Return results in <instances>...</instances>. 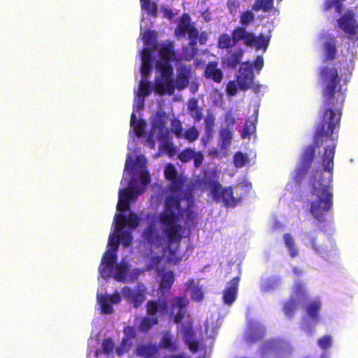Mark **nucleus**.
I'll return each mask as SVG.
<instances>
[{"label":"nucleus","instance_id":"f257e3e1","mask_svg":"<svg viewBox=\"0 0 358 358\" xmlns=\"http://www.w3.org/2000/svg\"><path fill=\"white\" fill-rule=\"evenodd\" d=\"M319 78L323 98L320 122L315 128L313 143L306 146L302 152L293 178L296 182H300L303 179L315 158V148H320L324 143L330 141L331 143L324 148L322 156L324 170L313 180L310 192L316 199L310 202V212L318 222H324L327 221L325 215L330 213L332 217L333 189L331 183L336 148L332 135L340 124L345 93L339 85L341 77L336 68L322 66Z\"/></svg>","mask_w":358,"mask_h":358},{"label":"nucleus","instance_id":"f03ea898","mask_svg":"<svg viewBox=\"0 0 358 358\" xmlns=\"http://www.w3.org/2000/svg\"><path fill=\"white\" fill-rule=\"evenodd\" d=\"M180 201L177 196H167L164 201V209L159 215L161 228L156 222L152 221L141 234L143 240L148 245L156 248H162L167 262L174 264H178L182 259L180 252L182 227L178 224V215L175 213L178 210L179 214H182Z\"/></svg>","mask_w":358,"mask_h":358},{"label":"nucleus","instance_id":"7ed1b4c3","mask_svg":"<svg viewBox=\"0 0 358 358\" xmlns=\"http://www.w3.org/2000/svg\"><path fill=\"white\" fill-rule=\"evenodd\" d=\"M255 20V15L250 10L243 12L240 17L241 27L235 28L231 35V37L225 34V48H229L231 45L236 44L243 41V44L250 48H255L257 50L267 49L271 36H264L259 34L257 36L253 32L248 31V27Z\"/></svg>","mask_w":358,"mask_h":358},{"label":"nucleus","instance_id":"20e7f679","mask_svg":"<svg viewBox=\"0 0 358 358\" xmlns=\"http://www.w3.org/2000/svg\"><path fill=\"white\" fill-rule=\"evenodd\" d=\"M251 189L252 183L246 179H243L234 187H225V207L234 208L241 205Z\"/></svg>","mask_w":358,"mask_h":358},{"label":"nucleus","instance_id":"39448f33","mask_svg":"<svg viewBox=\"0 0 358 358\" xmlns=\"http://www.w3.org/2000/svg\"><path fill=\"white\" fill-rule=\"evenodd\" d=\"M306 236L308 239L312 249L317 254L327 257L332 252H336V244L330 238L326 236L320 241L313 232L306 233Z\"/></svg>","mask_w":358,"mask_h":358},{"label":"nucleus","instance_id":"423d86ee","mask_svg":"<svg viewBox=\"0 0 358 358\" xmlns=\"http://www.w3.org/2000/svg\"><path fill=\"white\" fill-rule=\"evenodd\" d=\"M338 27L348 36L349 38L358 39V24L352 10H347L338 20Z\"/></svg>","mask_w":358,"mask_h":358},{"label":"nucleus","instance_id":"0eeeda50","mask_svg":"<svg viewBox=\"0 0 358 358\" xmlns=\"http://www.w3.org/2000/svg\"><path fill=\"white\" fill-rule=\"evenodd\" d=\"M189 303L185 296H176L171 299L169 315L173 317L176 324H180L184 319Z\"/></svg>","mask_w":358,"mask_h":358},{"label":"nucleus","instance_id":"6e6552de","mask_svg":"<svg viewBox=\"0 0 358 358\" xmlns=\"http://www.w3.org/2000/svg\"><path fill=\"white\" fill-rule=\"evenodd\" d=\"M254 73L252 65L249 62L243 63L236 76V82L238 88L243 92L252 87L254 83Z\"/></svg>","mask_w":358,"mask_h":358},{"label":"nucleus","instance_id":"1a4fd4ad","mask_svg":"<svg viewBox=\"0 0 358 358\" xmlns=\"http://www.w3.org/2000/svg\"><path fill=\"white\" fill-rule=\"evenodd\" d=\"M122 294L129 303L137 308L145 299L146 288L143 285H138L134 289L129 287H124L122 289Z\"/></svg>","mask_w":358,"mask_h":358},{"label":"nucleus","instance_id":"9d476101","mask_svg":"<svg viewBox=\"0 0 358 358\" xmlns=\"http://www.w3.org/2000/svg\"><path fill=\"white\" fill-rule=\"evenodd\" d=\"M117 261V255L115 252L107 250L101 259L99 270L100 275L104 279L112 275V271Z\"/></svg>","mask_w":358,"mask_h":358},{"label":"nucleus","instance_id":"9b49d317","mask_svg":"<svg viewBox=\"0 0 358 358\" xmlns=\"http://www.w3.org/2000/svg\"><path fill=\"white\" fill-rule=\"evenodd\" d=\"M147 314L149 316H155L157 313L162 317L166 315L169 313L168 299L166 296L162 298L159 297V300L148 301L146 304Z\"/></svg>","mask_w":358,"mask_h":358},{"label":"nucleus","instance_id":"f8f14e48","mask_svg":"<svg viewBox=\"0 0 358 358\" xmlns=\"http://www.w3.org/2000/svg\"><path fill=\"white\" fill-rule=\"evenodd\" d=\"M321 37L324 40L322 48L325 55V60H334L336 58L338 52L336 47V38L334 36L329 34H324Z\"/></svg>","mask_w":358,"mask_h":358},{"label":"nucleus","instance_id":"ddd939ff","mask_svg":"<svg viewBox=\"0 0 358 358\" xmlns=\"http://www.w3.org/2000/svg\"><path fill=\"white\" fill-rule=\"evenodd\" d=\"M197 29L191 24V18L187 13L182 15L181 20L175 30V36L177 37L185 36L186 34L195 36Z\"/></svg>","mask_w":358,"mask_h":358},{"label":"nucleus","instance_id":"4468645a","mask_svg":"<svg viewBox=\"0 0 358 358\" xmlns=\"http://www.w3.org/2000/svg\"><path fill=\"white\" fill-rule=\"evenodd\" d=\"M238 273L227 284L225 288V305H231L236 299L238 287L241 278V271L238 268Z\"/></svg>","mask_w":358,"mask_h":358},{"label":"nucleus","instance_id":"2eb2a0df","mask_svg":"<svg viewBox=\"0 0 358 358\" xmlns=\"http://www.w3.org/2000/svg\"><path fill=\"white\" fill-rule=\"evenodd\" d=\"M176 89L173 80L170 78H161L157 77L155 79L154 90L156 94L163 95L166 92L170 95L174 93Z\"/></svg>","mask_w":358,"mask_h":358},{"label":"nucleus","instance_id":"dca6fc26","mask_svg":"<svg viewBox=\"0 0 358 358\" xmlns=\"http://www.w3.org/2000/svg\"><path fill=\"white\" fill-rule=\"evenodd\" d=\"M235 45H231L229 48H225L227 50L225 66L228 68L236 69L237 65L241 63L243 55V50L241 48L232 49V46Z\"/></svg>","mask_w":358,"mask_h":358},{"label":"nucleus","instance_id":"f3484780","mask_svg":"<svg viewBox=\"0 0 358 358\" xmlns=\"http://www.w3.org/2000/svg\"><path fill=\"white\" fill-rule=\"evenodd\" d=\"M203 183L206 186L210 189V195L213 199L217 202L224 199V188L222 187L221 184L217 179L208 178L207 174H205L203 178Z\"/></svg>","mask_w":358,"mask_h":358},{"label":"nucleus","instance_id":"a211bd4d","mask_svg":"<svg viewBox=\"0 0 358 358\" xmlns=\"http://www.w3.org/2000/svg\"><path fill=\"white\" fill-rule=\"evenodd\" d=\"M322 308V303L319 299H314L307 303L306 312L308 316L315 322L320 321V311Z\"/></svg>","mask_w":358,"mask_h":358},{"label":"nucleus","instance_id":"6ab92c4d","mask_svg":"<svg viewBox=\"0 0 358 358\" xmlns=\"http://www.w3.org/2000/svg\"><path fill=\"white\" fill-rule=\"evenodd\" d=\"M159 54L162 60L173 61L176 59V52L173 48V43L166 41L159 45Z\"/></svg>","mask_w":358,"mask_h":358},{"label":"nucleus","instance_id":"aec40b11","mask_svg":"<svg viewBox=\"0 0 358 358\" xmlns=\"http://www.w3.org/2000/svg\"><path fill=\"white\" fill-rule=\"evenodd\" d=\"M115 271L113 275V278L121 282H124L127 280L129 271V267L127 262H121L113 267Z\"/></svg>","mask_w":358,"mask_h":358},{"label":"nucleus","instance_id":"412c9836","mask_svg":"<svg viewBox=\"0 0 358 358\" xmlns=\"http://www.w3.org/2000/svg\"><path fill=\"white\" fill-rule=\"evenodd\" d=\"M217 66L216 62H209L205 69L204 74L206 78H211L216 83H220L222 79V73Z\"/></svg>","mask_w":358,"mask_h":358},{"label":"nucleus","instance_id":"4be33fe9","mask_svg":"<svg viewBox=\"0 0 358 358\" xmlns=\"http://www.w3.org/2000/svg\"><path fill=\"white\" fill-rule=\"evenodd\" d=\"M155 68L162 78H170L173 74V68L170 62L158 60L155 63Z\"/></svg>","mask_w":358,"mask_h":358},{"label":"nucleus","instance_id":"5701e85b","mask_svg":"<svg viewBox=\"0 0 358 358\" xmlns=\"http://www.w3.org/2000/svg\"><path fill=\"white\" fill-rule=\"evenodd\" d=\"M189 71L181 69L178 71L176 78L174 81L175 87L179 91L183 90L189 85Z\"/></svg>","mask_w":358,"mask_h":358},{"label":"nucleus","instance_id":"b1692460","mask_svg":"<svg viewBox=\"0 0 358 358\" xmlns=\"http://www.w3.org/2000/svg\"><path fill=\"white\" fill-rule=\"evenodd\" d=\"M157 353V348L152 345H141L136 350V355L138 357L145 358H153Z\"/></svg>","mask_w":358,"mask_h":358},{"label":"nucleus","instance_id":"393cba45","mask_svg":"<svg viewBox=\"0 0 358 358\" xmlns=\"http://www.w3.org/2000/svg\"><path fill=\"white\" fill-rule=\"evenodd\" d=\"M225 122L227 123V127L225 128V147H227L230 145L233 139V132L230 129L236 123L235 117L231 110L225 114Z\"/></svg>","mask_w":358,"mask_h":358},{"label":"nucleus","instance_id":"a878e982","mask_svg":"<svg viewBox=\"0 0 358 358\" xmlns=\"http://www.w3.org/2000/svg\"><path fill=\"white\" fill-rule=\"evenodd\" d=\"M130 124L137 137H141L144 134L147 124L146 121L143 119L136 120L134 113L131 115Z\"/></svg>","mask_w":358,"mask_h":358},{"label":"nucleus","instance_id":"bb28decb","mask_svg":"<svg viewBox=\"0 0 358 358\" xmlns=\"http://www.w3.org/2000/svg\"><path fill=\"white\" fill-rule=\"evenodd\" d=\"M139 193L138 188L128 186L124 189H120L119 197L122 198V200H125L131 203L136 199Z\"/></svg>","mask_w":358,"mask_h":358},{"label":"nucleus","instance_id":"cd10ccee","mask_svg":"<svg viewBox=\"0 0 358 358\" xmlns=\"http://www.w3.org/2000/svg\"><path fill=\"white\" fill-rule=\"evenodd\" d=\"M297 301L306 299L308 297V291L303 282L297 281L294 283L293 291L290 295Z\"/></svg>","mask_w":358,"mask_h":358},{"label":"nucleus","instance_id":"c85d7f7f","mask_svg":"<svg viewBox=\"0 0 358 358\" xmlns=\"http://www.w3.org/2000/svg\"><path fill=\"white\" fill-rule=\"evenodd\" d=\"M299 301L292 296H290L289 299L283 304L282 311L285 315L288 318H292L294 312L297 309Z\"/></svg>","mask_w":358,"mask_h":358},{"label":"nucleus","instance_id":"c756f323","mask_svg":"<svg viewBox=\"0 0 358 358\" xmlns=\"http://www.w3.org/2000/svg\"><path fill=\"white\" fill-rule=\"evenodd\" d=\"M174 282V273L172 271H168L162 275L159 288L162 290L169 292Z\"/></svg>","mask_w":358,"mask_h":358},{"label":"nucleus","instance_id":"7c9ffc66","mask_svg":"<svg viewBox=\"0 0 358 358\" xmlns=\"http://www.w3.org/2000/svg\"><path fill=\"white\" fill-rule=\"evenodd\" d=\"M283 241L286 248L289 250V256L292 258H295L299 255V251L296 245L295 241L289 233H285L283 235Z\"/></svg>","mask_w":358,"mask_h":358},{"label":"nucleus","instance_id":"2f4dec72","mask_svg":"<svg viewBox=\"0 0 358 358\" xmlns=\"http://www.w3.org/2000/svg\"><path fill=\"white\" fill-rule=\"evenodd\" d=\"M179 198V196H178ZM180 202L181 201V198L180 197ZM180 208L182 209V214H179V213L178 212V210H176L175 211V213L176 215H178V217L180 218V217H182L184 215L185 213V224L187 225V226H192L195 223V220L196 219V215L194 213V211L191 209L189 207H187L185 210H184L180 206Z\"/></svg>","mask_w":358,"mask_h":358},{"label":"nucleus","instance_id":"473e14b6","mask_svg":"<svg viewBox=\"0 0 358 358\" xmlns=\"http://www.w3.org/2000/svg\"><path fill=\"white\" fill-rule=\"evenodd\" d=\"M273 8V0H255L252 6L255 11H270Z\"/></svg>","mask_w":358,"mask_h":358},{"label":"nucleus","instance_id":"72a5a7b5","mask_svg":"<svg viewBox=\"0 0 358 358\" xmlns=\"http://www.w3.org/2000/svg\"><path fill=\"white\" fill-rule=\"evenodd\" d=\"M160 344L163 348L168 349L171 352H176L178 348V344L173 341L171 335L168 332L162 336Z\"/></svg>","mask_w":358,"mask_h":358},{"label":"nucleus","instance_id":"f704fd0d","mask_svg":"<svg viewBox=\"0 0 358 358\" xmlns=\"http://www.w3.org/2000/svg\"><path fill=\"white\" fill-rule=\"evenodd\" d=\"M249 162L250 160L248 155L241 151H238L234 155L233 164L237 169L244 167Z\"/></svg>","mask_w":358,"mask_h":358},{"label":"nucleus","instance_id":"c9c22d12","mask_svg":"<svg viewBox=\"0 0 358 358\" xmlns=\"http://www.w3.org/2000/svg\"><path fill=\"white\" fill-rule=\"evenodd\" d=\"M158 324L157 317H144L139 324L138 329L143 333H147L154 325Z\"/></svg>","mask_w":358,"mask_h":358},{"label":"nucleus","instance_id":"e433bc0d","mask_svg":"<svg viewBox=\"0 0 358 358\" xmlns=\"http://www.w3.org/2000/svg\"><path fill=\"white\" fill-rule=\"evenodd\" d=\"M256 131V124L255 122L247 120L245 122L243 129L241 133L242 139L250 138L251 136Z\"/></svg>","mask_w":358,"mask_h":358},{"label":"nucleus","instance_id":"4c0bfd02","mask_svg":"<svg viewBox=\"0 0 358 358\" xmlns=\"http://www.w3.org/2000/svg\"><path fill=\"white\" fill-rule=\"evenodd\" d=\"M166 122L167 115L166 113L164 112H157L152 122V127L157 129H166L167 128L166 127Z\"/></svg>","mask_w":358,"mask_h":358},{"label":"nucleus","instance_id":"58836bf2","mask_svg":"<svg viewBox=\"0 0 358 358\" xmlns=\"http://www.w3.org/2000/svg\"><path fill=\"white\" fill-rule=\"evenodd\" d=\"M141 6L143 9H145L147 13L156 17L157 16V5L156 3L150 0H140Z\"/></svg>","mask_w":358,"mask_h":358},{"label":"nucleus","instance_id":"ea45409f","mask_svg":"<svg viewBox=\"0 0 358 358\" xmlns=\"http://www.w3.org/2000/svg\"><path fill=\"white\" fill-rule=\"evenodd\" d=\"M99 303L101 306V310L103 314H111L113 312V308L110 303L107 296H102L99 298Z\"/></svg>","mask_w":358,"mask_h":358},{"label":"nucleus","instance_id":"a19ab883","mask_svg":"<svg viewBox=\"0 0 358 358\" xmlns=\"http://www.w3.org/2000/svg\"><path fill=\"white\" fill-rule=\"evenodd\" d=\"M215 118L211 113H208L205 117V130L206 134L211 136L213 132V127L215 125Z\"/></svg>","mask_w":358,"mask_h":358},{"label":"nucleus","instance_id":"79ce46f5","mask_svg":"<svg viewBox=\"0 0 358 358\" xmlns=\"http://www.w3.org/2000/svg\"><path fill=\"white\" fill-rule=\"evenodd\" d=\"M171 129L172 133L174 134L178 138H180L182 136L183 129L182 123L178 119L173 118L171 120Z\"/></svg>","mask_w":358,"mask_h":358},{"label":"nucleus","instance_id":"37998d69","mask_svg":"<svg viewBox=\"0 0 358 358\" xmlns=\"http://www.w3.org/2000/svg\"><path fill=\"white\" fill-rule=\"evenodd\" d=\"M194 152L195 151L194 149L191 148H187L178 154V158L180 162L187 163L192 159V157H194Z\"/></svg>","mask_w":358,"mask_h":358},{"label":"nucleus","instance_id":"c03bdc74","mask_svg":"<svg viewBox=\"0 0 358 358\" xmlns=\"http://www.w3.org/2000/svg\"><path fill=\"white\" fill-rule=\"evenodd\" d=\"M151 93V83L142 79L139 83L138 94L143 98Z\"/></svg>","mask_w":358,"mask_h":358},{"label":"nucleus","instance_id":"a18cd8bd","mask_svg":"<svg viewBox=\"0 0 358 358\" xmlns=\"http://www.w3.org/2000/svg\"><path fill=\"white\" fill-rule=\"evenodd\" d=\"M157 33L155 31L147 30L143 33L142 38L145 45L148 46L153 45L156 41Z\"/></svg>","mask_w":358,"mask_h":358},{"label":"nucleus","instance_id":"49530a36","mask_svg":"<svg viewBox=\"0 0 358 358\" xmlns=\"http://www.w3.org/2000/svg\"><path fill=\"white\" fill-rule=\"evenodd\" d=\"M127 225L131 229H136L140 225V218L134 213H130L129 216H125Z\"/></svg>","mask_w":358,"mask_h":358},{"label":"nucleus","instance_id":"de8ad7c7","mask_svg":"<svg viewBox=\"0 0 358 358\" xmlns=\"http://www.w3.org/2000/svg\"><path fill=\"white\" fill-rule=\"evenodd\" d=\"M190 296L192 301L194 302H201L204 298V293L201 287H194L190 292Z\"/></svg>","mask_w":358,"mask_h":358},{"label":"nucleus","instance_id":"09e8293b","mask_svg":"<svg viewBox=\"0 0 358 358\" xmlns=\"http://www.w3.org/2000/svg\"><path fill=\"white\" fill-rule=\"evenodd\" d=\"M119 233L120 234H117V236L120 238V242L125 247L130 245L133 239L131 233L128 231H122Z\"/></svg>","mask_w":358,"mask_h":358},{"label":"nucleus","instance_id":"8fccbe9b","mask_svg":"<svg viewBox=\"0 0 358 358\" xmlns=\"http://www.w3.org/2000/svg\"><path fill=\"white\" fill-rule=\"evenodd\" d=\"M114 223L115 224V230L117 232L122 231L123 228L127 225L125 216L120 213H116L114 217Z\"/></svg>","mask_w":358,"mask_h":358},{"label":"nucleus","instance_id":"3c124183","mask_svg":"<svg viewBox=\"0 0 358 358\" xmlns=\"http://www.w3.org/2000/svg\"><path fill=\"white\" fill-rule=\"evenodd\" d=\"M119 243L120 238L117 234L112 233L108 238V246L109 247V248L108 250L115 252L116 253V251L118 249Z\"/></svg>","mask_w":358,"mask_h":358},{"label":"nucleus","instance_id":"603ef678","mask_svg":"<svg viewBox=\"0 0 358 358\" xmlns=\"http://www.w3.org/2000/svg\"><path fill=\"white\" fill-rule=\"evenodd\" d=\"M199 135V133L194 127L189 128L185 131L184 134H182V136L189 142L196 141L198 138Z\"/></svg>","mask_w":358,"mask_h":358},{"label":"nucleus","instance_id":"864d4df0","mask_svg":"<svg viewBox=\"0 0 358 358\" xmlns=\"http://www.w3.org/2000/svg\"><path fill=\"white\" fill-rule=\"evenodd\" d=\"M101 348L105 354L109 355L115 348V343L110 338H105L102 342Z\"/></svg>","mask_w":358,"mask_h":358},{"label":"nucleus","instance_id":"5fc2aeb1","mask_svg":"<svg viewBox=\"0 0 358 358\" xmlns=\"http://www.w3.org/2000/svg\"><path fill=\"white\" fill-rule=\"evenodd\" d=\"M164 175L166 178L169 180H174L178 178V172L173 164L169 163L166 165Z\"/></svg>","mask_w":358,"mask_h":358},{"label":"nucleus","instance_id":"6e6d98bb","mask_svg":"<svg viewBox=\"0 0 358 358\" xmlns=\"http://www.w3.org/2000/svg\"><path fill=\"white\" fill-rule=\"evenodd\" d=\"M317 344L322 350H327L332 345V338L330 336L325 335L318 339Z\"/></svg>","mask_w":358,"mask_h":358},{"label":"nucleus","instance_id":"4d7b16f0","mask_svg":"<svg viewBox=\"0 0 358 358\" xmlns=\"http://www.w3.org/2000/svg\"><path fill=\"white\" fill-rule=\"evenodd\" d=\"M157 140L162 144L164 142L170 141V132L168 128L158 129Z\"/></svg>","mask_w":358,"mask_h":358},{"label":"nucleus","instance_id":"13d9d810","mask_svg":"<svg viewBox=\"0 0 358 358\" xmlns=\"http://www.w3.org/2000/svg\"><path fill=\"white\" fill-rule=\"evenodd\" d=\"M161 148L166 151L171 157H173L176 152V149L171 141L164 142V143L161 145Z\"/></svg>","mask_w":358,"mask_h":358},{"label":"nucleus","instance_id":"bf43d9fd","mask_svg":"<svg viewBox=\"0 0 358 358\" xmlns=\"http://www.w3.org/2000/svg\"><path fill=\"white\" fill-rule=\"evenodd\" d=\"M171 184L169 190L171 192H177L180 191L182 186V181L179 178H176L174 180H171Z\"/></svg>","mask_w":358,"mask_h":358},{"label":"nucleus","instance_id":"052dcab7","mask_svg":"<svg viewBox=\"0 0 358 358\" xmlns=\"http://www.w3.org/2000/svg\"><path fill=\"white\" fill-rule=\"evenodd\" d=\"M240 3L237 0H228L227 7L229 11L233 15H236L238 12Z\"/></svg>","mask_w":358,"mask_h":358},{"label":"nucleus","instance_id":"680f3d73","mask_svg":"<svg viewBox=\"0 0 358 358\" xmlns=\"http://www.w3.org/2000/svg\"><path fill=\"white\" fill-rule=\"evenodd\" d=\"M194 331L192 327H185L183 330V339L185 343L194 340Z\"/></svg>","mask_w":358,"mask_h":358},{"label":"nucleus","instance_id":"e2e57ef3","mask_svg":"<svg viewBox=\"0 0 358 358\" xmlns=\"http://www.w3.org/2000/svg\"><path fill=\"white\" fill-rule=\"evenodd\" d=\"M152 62H142L141 66V73L143 78H146L152 71Z\"/></svg>","mask_w":358,"mask_h":358},{"label":"nucleus","instance_id":"0e129e2a","mask_svg":"<svg viewBox=\"0 0 358 358\" xmlns=\"http://www.w3.org/2000/svg\"><path fill=\"white\" fill-rule=\"evenodd\" d=\"M122 199V198L119 197L118 203L116 207L118 211H126L130 208L131 203Z\"/></svg>","mask_w":358,"mask_h":358},{"label":"nucleus","instance_id":"69168bd1","mask_svg":"<svg viewBox=\"0 0 358 358\" xmlns=\"http://www.w3.org/2000/svg\"><path fill=\"white\" fill-rule=\"evenodd\" d=\"M236 80L229 81L227 85V92L230 96H234L237 94Z\"/></svg>","mask_w":358,"mask_h":358},{"label":"nucleus","instance_id":"338daca9","mask_svg":"<svg viewBox=\"0 0 358 358\" xmlns=\"http://www.w3.org/2000/svg\"><path fill=\"white\" fill-rule=\"evenodd\" d=\"M129 345L127 344V341L126 339H123L120 345L116 348V353L117 355H122L127 352L129 350Z\"/></svg>","mask_w":358,"mask_h":358},{"label":"nucleus","instance_id":"774afa93","mask_svg":"<svg viewBox=\"0 0 358 358\" xmlns=\"http://www.w3.org/2000/svg\"><path fill=\"white\" fill-rule=\"evenodd\" d=\"M192 159H194V167H196V168L200 167L203 161V153L201 151L194 152V157H192Z\"/></svg>","mask_w":358,"mask_h":358}]
</instances>
